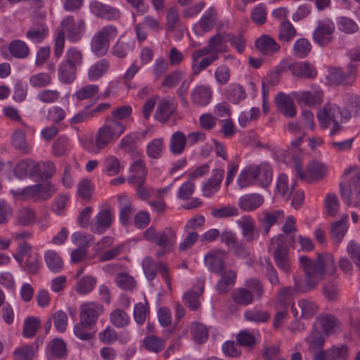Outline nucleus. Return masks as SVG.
Wrapping results in <instances>:
<instances>
[{"mask_svg": "<svg viewBox=\"0 0 360 360\" xmlns=\"http://www.w3.org/2000/svg\"><path fill=\"white\" fill-rule=\"evenodd\" d=\"M299 265L304 276L294 278V287L285 286L278 290L276 305L288 307L295 292L312 291L323 279L325 274L333 276L337 270L334 257L329 252L318 253L315 261L307 256H301Z\"/></svg>", "mask_w": 360, "mask_h": 360, "instance_id": "nucleus-1", "label": "nucleus"}, {"mask_svg": "<svg viewBox=\"0 0 360 360\" xmlns=\"http://www.w3.org/2000/svg\"><path fill=\"white\" fill-rule=\"evenodd\" d=\"M63 30L60 31L56 37L54 45V56L59 58L63 52L65 46V33L68 39L71 42L79 41L84 36L86 30V22L84 19L75 21L73 16H68L61 22Z\"/></svg>", "mask_w": 360, "mask_h": 360, "instance_id": "nucleus-2", "label": "nucleus"}, {"mask_svg": "<svg viewBox=\"0 0 360 360\" xmlns=\"http://www.w3.org/2000/svg\"><path fill=\"white\" fill-rule=\"evenodd\" d=\"M273 179L271 166L267 162L259 165H250L245 167L240 173L237 182L240 188H245L258 183L262 187L266 188Z\"/></svg>", "mask_w": 360, "mask_h": 360, "instance_id": "nucleus-3", "label": "nucleus"}, {"mask_svg": "<svg viewBox=\"0 0 360 360\" xmlns=\"http://www.w3.org/2000/svg\"><path fill=\"white\" fill-rule=\"evenodd\" d=\"M339 117H344L347 120L350 117V114L347 112H341L340 108L335 104H326L317 114L320 127L326 129L331 127L330 131V136H334L342 129V126L338 123Z\"/></svg>", "mask_w": 360, "mask_h": 360, "instance_id": "nucleus-4", "label": "nucleus"}, {"mask_svg": "<svg viewBox=\"0 0 360 360\" xmlns=\"http://www.w3.org/2000/svg\"><path fill=\"white\" fill-rule=\"evenodd\" d=\"M125 127L120 121L106 119L105 124L98 129L95 139V145L98 153L110 143L116 141L124 131Z\"/></svg>", "mask_w": 360, "mask_h": 360, "instance_id": "nucleus-5", "label": "nucleus"}, {"mask_svg": "<svg viewBox=\"0 0 360 360\" xmlns=\"http://www.w3.org/2000/svg\"><path fill=\"white\" fill-rule=\"evenodd\" d=\"M354 172L351 177L347 186L340 184V194L344 203L347 205H353L356 207H360V172L357 167H350L344 172L345 176L349 175Z\"/></svg>", "mask_w": 360, "mask_h": 360, "instance_id": "nucleus-6", "label": "nucleus"}, {"mask_svg": "<svg viewBox=\"0 0 360 360\" xmlns=\"http://www.w3.org/2000/svg\"><path fill=\"white\" fill-rule=\"evenodd\" d=\"M118 35V29L112 25H107L98 30L91 40V51L97 57L105 56L109 50L110 41Z\"/></svg>", "mask_w": 360, "mask_h": 360, "instance_id": "nucleus-7", "label": "nucleus"}, {"mask_svg": "<svg viewBox=\"0 0 360 360\" xmlns=\"http://www.w3.org/2000/svg\"><path fill=\"white\" fill-rule=\"evenodd\" d=\"M358 75L357 65L350 62L345 68L330 67L327 80L334 85L351 86L356 83Z\"/></svg>", "mask_w": 360, "mask_h": 360, "instance_id": "nucleus-8", "label": "nucleus"}, {"mask_svg": "<svg viewBox=\"0 0 360 360\" xmlns=\"http://www.w3.org/2000/svg\"><path fill=\"white\" fill-rule=\"evenodd\" d=\"M144 238L167 251H172L176 243V231L171 227H166L158 231L154 226L147 229L143 233Z\"/></svg>", "mask_w": 360, "mask_h": 360, "instance_id": "nucleus-9", "label": "nucleus"}, {"mask_svg": "<svg viewBox=\"0 0 360 360\" xmlns=\"http://www.w3.org/2000/svg\"><path fill=\"white\" fill-rule=\"evenodd\" d=\"M295 169L296 175L302 180L308 183L319 181L323 179L327 173L328 168L326 165L321 162L312 161L307 165V171H302V165L299 161H295Z\"/></svg>", "mask_w": 360, "mask_h": 360, "instance_id": "nucleus-10", "label": "nucleus"}, {"mask_svg": "<svg viewBox=\"0 0 360 360\" xmlns=\"http://www.w3.org/2000/svg\"><path fill=\"white\" fill-rule=\"evenodd\" d=\"M335 27L330 20L319 21L313 32V39L319 46L326 47L334 40Z\"/></svg>", "mask_w": 360, "mask_h": 360, "instance_id": "nucleus-11", "label": "nucleus"}, {"mask_svg": "<svg viewBox=\"0 0 360 360\" xmlns=\"http://www.w3.org/2000/svg\"><path fill=\"white\" fill-rule=\"evenodd\" d=\"M89 9L96 17L109 21L117 20L121 16V12L117 8L96 0L91 1Z\"/></svg>", "mask_w": 360, "mask_h": 360, "instance_id": "nucleus-12", "label": "nucleus"}, {"mask_svg": "<svg viewBox=\"0 0 360 360\" xmlns=\"http://www.w3.org/2000/svg\"><path fill=\"white\" fill-rule=\"evenodd\" d=\"M103 307L95 302H88L81 306L79 318L87 326H94L98 316L103 313Z\"/></svg>", "mask_w": 360, "mask_h": 360, "instance_id": "nucleus-13", "label": "nucleus"}, {"mask_svg": "<svg viewBox=\"0 0 360 360\" xmlns=\"http://www.w3.org/2000/svg\"><path fill=\"white\" fill-rule=\"evenodd\" d=\"M238 226L241 229V234L246 243L256 240L259 236L255 226L254 219L250 216H244L238 221Z\"/></svg>", "mask_w": 360, "mask_h": 360, "instance_id": "nucleus-14", "label": "nucleus"}, {"mask_svg": "<svg viewBox=\"0 0 360 360\" xmlns=\"http://www.w3.org/2000/svg\"><path fill=\"white\" fill-rule=\"evenodd\" d=\"M39 165L32 159H24L18 162L14 168L15 176L20 179L27 176L32 177L38 173Z\"/></svg>", "mask_w": 360, "mask_h": 360, "instance_id": "nucleus-15", "label": "nucleus"}, {"mask_svg": "<svg viewBox=\"0 0 360 360\" xmlns=\"http://www.w3.org/2000/svg\"><path fill=\"white\" fill-rule=\"evenodd\" d=\"M224 176V170L222 169H214L212 170V176L202 186L203 195L209 198L217 193L220 187L221 183Z\"/></svg>", "mask_w": 360, "mask_h": 360, "instance_id": "nucleus-16", "label": "nucleus"}, {"mask_svg": "<svg viewBox=\"0 0 360 360\" xmlns=\"http://www.w3.org/2000/svg\"><path fill=\"white\" fill-rule=\"evenodd\" d=\"M257 49L263 55L271 56L280 51L279 44L271 37L264 34L255 41Z\"/></svg>", "mask_w": 360, "mask_h": 360, "instance_id": "nucleus-17", "label": "nucleus"}, {"mask_svg": "<svg viewBox=\"0 0 360 360\" xmlns=\"http://www.w3.org/2000/svg\"><path fill=\"white\" fill-rule=\"evenodd\" d=\"M212 98V90L209 85L197 86L191 92V101L197 106L207 105Z\"/></svg>", "mask_w": 360, "mask_h": 360, "instance_id": "nucleus-18", "label": "nucleus"}, {"mask_svg": "<svg viewBox=\"0 0 360 360\" xmlns=\"http://www.w3.org/2000/svg\"><path fill=\"white\" fill-rule=\"evenodd\" d=\"M278 112L284 116L292 118L296 115L297 110L292 99L284 93L280 92L275 98Z\"/></svg>", "mask_w": 360, "mask_h": 360, "instance_id": "nucleus-19", "label": "nucleus"}, {"mask_svg": "<svg viewBox=\"0 0 360 360\" xmlns=\"http://www.w3.org/2000/svg\"><path fill=\"white\" fill-rule=\"evenodd\" d=\"M289 69L292 75L302 79H314L318 74L316 68L307 61L295 63Z\"/></svg>", "mask_w": 360, "mask_h": 360, "instance_id": "nucleus-20", "label": "nucleus"}, {"mask_svg": "<svg viewBox=\"0 0 360 360\" xmlns=\"http://www.w3.org/2000/svg\"><path fill=\"white\" fill-rule=\"evenodd\" d=\"M176 109V104L173 100L162 99L158 104L155 114V119L161 122H167Z\"/></svg>", "mask_w": 360, "mask_h": 360, "instance_id": "nucleus-21", "label": "nucleus"}, {"mask_svg": "<svg viewBox=\"0 0 360 360\" xmlns=\"http://www.w3.org/2000/svg\"><path fill=\"white\" fill-rule=\"evenodd\" d=\"M264 202V198L258 193H248L240 197L238 199V207L245 212H252Z\"/></svg>", "mask_w": 360, "mask_h": 360, "instance_id": "nucleus-22", "label": "nucleus"}, {"mask_svg": "<svg viewBox=\"0 0 360 360\" xmlns=\"http://www.w3.org/2000/svg\"><path fill=\"white\" fill-rule=\"evenodd\" d=\"M221 278L216 285V290L219 294L227 293L235 285L237 274L233 270L223 271Z\"/></svg>", "mask_w": 360, "mask_h": 360, "instance_id": "nucleus-23", "label": "nucleus"}, {"mask_svg": "<svg viewBox=\"0 0 360 360\" xmlns=\"http://www.w3.org/2000/svg\"><path fill=\"white\" fill-rule=\"evenodd\" d=\"M323 91L321 89L314 91H302L295 96L297 101L300 104H304L309 107L320 105L322 103Z\"/></svg>", "mask_w": 360, "mask_h": 360, "instance_id": "nucleus-24", "label": "nucleus"}, {"mask_svg": "<svg viewBox=\"0 0 360 360\" xmlns=\"http://www.w3.org/2000/svg\"><path fill=\"white\" fill-rule=\"evenodd\" d=\"M49 29L44 22L33 24L26 32L27 39L35 44L41 43L48 35Z\"/></svg>", "mask_w": 360, "mask_h": 360, "instance_id": "nucleus-25", "label": "nucleus"}, {"mask_svg": "<svg viewBox=\"0 0 360 360\" xmlns=\"http://www.w3.org/2000/svg\"><path fill=\"white\" fill-rule=\"evenodd\" d=\"M273 255L276 266L285 273L290 272V264L288 255V249L281 243H277Z\"/></svg>", "mask_w": 360, "mask_h": 360, "instance_id": "nucleus-26", "label": "nucleus"}, {"mask_svg": "<svg viewBox=\"0 0 360 360\" xmlns=\"http://www.w3.org/2000/svg\"><path fill=\"white\" fill-rule=\"evenodd\" d=\"M143 347L148 352L158 354L166 346V340L155 335H148L142 340Z\"/></svg>", "mask_w": 360, "mask_h": 360, "instance_id": "nucleus-27", "label": "nucleus"}, {"mask_svg": "<svg viewBox=\"0 0 360 360\" xmlns=\"http://www.w3.org/2000/svg\"><path fill=\"white\" fill-rule=\"evenodd\" d=\"M217 20V12L214 7H210L195 25L202 32L211 31L215 26Z\"/></svg>", "mask_w": 360, "mask_h": 360, "instance_id": "nucleus-28", "label": "nucleus"}, {"mask_svg": "<svg viewBox=\"0 0 360 360\" xmlns=\"http://www.w3.org/2000/svg\"><path fill=\"white\" fill-rule=\"evenodd\" d=\"M110 68V62L102 58L94 63L88 70V78L90 81H97L105 75Z\"/></svg>", "mask_w": 360, "mask_h": 360, "instance_id": "nucleus-29", "label": "nucleus"}, {"mask_svg": "<svg viewBox=\"0 0 360 360\" xmlns=\"http://www.w3.org/2000/svg\"><path fill=\"white\" fill-rule=\"evenodd\" d=\"M44 261L47 268L53 273H59L63 269V261L55 250H46L44 252Z\"/></svg>", "mask_w": 360, "mask_h": 360, "instance_id": "nucleus-30", "label": "nucleus"}, {"mask_svg": "<svg viewBox=\"0 0 360 360\" xmlns=\"http://www.w3.org/2000/svg\"><path fill=\"white\" fill-rule=\"evenodd\" d=\"M77 69L72 65L61 62L58 65V73L59 80L63 83L70 84L72 83L77 77Z\"/></svg>", "mask_w": 360, "mask_h": 360, "instance_id": "nucleus-31", "label": "nucleus"}, {"mask_svg": "<svg viewBox=\"0 0 360 360\" xmlns=\"http://www.w3.org/2000/svg\"><path fill=\"white\" fill-rule=\"evenodd\" d=\"M186 143L185 134L181 131H177L171 136L169 150L174 155H180L184 152Z\"/></svg>", "mask_w": 360, "mask_h": 360, "instance_id": "nucleus-32", "label": "nucleus"}, {"mask_svg": "<svg viewBox=\"0 0 360 360\" xmlns=\"http://www.w3.org/2000/svg\"><path fill=\"white\" fill-rule=\"evenodd\" d=\"M347 219L348 215L345 214L343 219L333 222L331 224L330 234L333 241L336 243H339L342 241L347 231Z\"/></svg>", "mask_w": 360, "mask_h": 360, "instance_id": "nucleus-33", "label": "nucleus"}, {"mask_svg": "<svg viewBox=\"0 0 360 360\" xmlns=\"http://www.w3.org/2000/svg\"><path fill=\"white\" fill-rule=\"evenodd\" d=\"M297 34V30L289 20H283L278 29V39L286 43L291 41Z\"/></svg>", "mask_w": 360, "mask_h": 360, "instance_id": "nucleus-34", "label": "nucleus"}, {"mask_svg": "<svg viewBox=\"0 0 360 360\" xmlns=\"http://www.w3.org/2000/svg\"><path fill=\"white\" fill-rule=\"evenodd\" d=\"M9 52L16 58H25L30 54V48L27 44L20 39H15L11 41L8 46Z\"/></svg>", "mask_w": 360, "mask_h": 360, "instance_id": "nucleus-35", "label": "nucleus"}, {"mask_svg": "<svg viewBox=\"0 0 360 360\" xmlns=\"http://www.w3.org/2000/svg\"><path fill=\"white\" fill-rule=\"evenodd\" d=\"M205 264L210 271L217 275L221 274L226 267L224 259L212 253L205 255Z\"/></svg>", "mask_w": 360, "mask_h": 360, "instance_id": "nucleus-36", "label": "nucleus"}, {"mask_svg": "<svg viewBox=\"0 0 360 360\" xmlns=\"http://www.w3.org/2000/svg\"><path fill=\"white\" fill-rule=\"evenodd\" d=\"M284 218V213L282 210H276L271 212H265L262 221V233L264 236L269 234L271 227L278 222V220Z\"/></svg>", "mask_w": 360, "mask_h": 360, "instance_id": "nucleus-37", "label": "nucleus"}, {"mask_svg": "<svg viewBox=\"0 0 360 360\" xmlns=\"http://www.w3.org/2000/svg\"><path fill=\"white\" fill-rule=\"evenodd\" d=\"M83 60L82 51L77 48L71 47L66 51L63 62L78 69L82 65Z\"/></svg>", "mask_w": 360, "mask_h": 360, "instance_id": "nucleus-38", "label": "nucleus"}, {"mask_svg": "<svg viewBox=\"0 0 360 360\" xmlns=\"http://www.w3.org/2000/svg\"><path fill=\"white\" fill-rule=\"evenodd\" d=\"M318 320L324 333L327 335L335 333L339 329L340 322L336 317L333 315L328 314L320 316Z\"/></svg>", "mask_w": 360, "mask_h": 360, "instance_id": "nucleus-39", "label": "nucleus"}, {"mask_svg": "<svg viewBox=\"0 0 360 360\" xmlns=\"http://www.w3.org/2000/svg\"><path fill=\"white\" fill-rule=\"evenodd\" d=\"M203 291L204 288H200L198 291L186 292L183 297L184 304L192 311L196 310L200 306V297L202 295Z\"/></svg>", "mask_w": 360, "mask_h": 360, "instance_id": "nucleus-40", "label": "nucleus"}, {"mask_svg": "<svg viewBox=\"0 0 360 360\" xmlns=\"http://www.w3.org/2000/svg\"><path fill=\"white\" fill-rule=\"evenodd\" d=\"M97 279L93 276H84L79 279L75 290L80 295H86L91 292L96 285Z\"/></svg>", "mask_w": 360, "mask_h": 360, "instance_id": "nucleus-41", "label": "nucleus"}, {"mask_svg": "<svg viewBox=\"0 0 360 360\" xmlns=\"http://www.w3.org/2000/svg\"><path fill=\"white\" fill-rule=\"evenodd\" d=\"M112 221L111 212L109 210H101L96 217V231L101 233L109 229Z\"/></svg>", "mask_w": 360, "mask_h": 360, "instance_id": "nucleus-42", "label": "nucleus"}, {"mask_svg": "<svg viewBox=\"0 0 360 360\" xmlns=\"http://www.w3.org/2000/svg\"><path fill=\"white\" fill-rule=\"evenodd\" d=\"M118 200L120 204V220L122 224L127 226L134 210L131 207L129 200L127 196H119Z\"/></svg>", "mask_w": 360, "mask_h": 360, "instance_id": "nucleus-43", "label": "nucleus"}, {"mask_svg": "<svg viewBox=\"0 0 360 360\" xmlns=\"http://www.w3.org/2000/svg\"><path fill=\"white\" fill-rule=\"evenodd\" d=\"M305 340L309 346L308 349L309 352L322 349L325 343L322 333L316 330H313Z\"/></svg>", "mask_w": 360, "mask_h": 360, "instance_id": "nucleus-44", "label": "nucleus"}, {"mask_svg": "<svg viewBox=\"0 0 360 360\" xmlns=\"http://www.w3.org/2000/svg\"><path fill=\"white\" fill-rule=\"evenodd\" d=\"M115 283L119 288L127 291H133L137 285L136 281L125 272L118 273L116 275Z\"/></svg>", "mask_w": 360, "mask_h": 360, "instance_id": "nucleus-45", "label": "nucleus"}, {"mask_svg": "<svg viewBox=\"0 0 360 360\" xmlns=\"http://www.w3.org/2000/svg\"><path fill=\"white\" fill-rule=\"evenodd\" d=\"M349 347L345 344L333 345L328 349V357L330 360H348Z\"/></svg>", "mask_w": 360, "mask_h": 360, "instance_id": "nucleus-46", "label": "nucleus"}, {"mask_svg": "<svg viewBox=\"0 0 360 360\" xmlns=\"http://www.w3.org/2000/svg\"><path fill=\"white\" fill-rule=\"evenodd\" d=\"M139 141V136L136 134H129L122 138L120 141V148L126 153H134L139 155L136 150V143Z\"/></svg>", "mask_w": 360, "mask_h": 360, "instance_id": "nucleus-47", "label": "nucleus"}, {"mask_svg": "<svg viewBox=\"0 0 360 360\" xmlns=\"http://www.w3.org/2000/svg\"><path fill=\"white\" fill-rule=\"evenodd\" d=\"M293 54L298 58H306L311 51V44L306 38H300L293 45Z\"/></svg>", "mask_w": 360, "mask_h": 360, "instance_id": "nucleus-48", "label": "nucleus"}, {"mask_svg": "<svg viewBox=\"0 0 360 360\" xmlns=\"http://www.w3.org/2000/svg\"><path fill=\"white\" fill-rule=\"evenodd\" d=\"M232 300L238 304L246 306L253 301V295L248 289L239 288L231 294Z\"/></svg>", "mask_w": 360, "mask_h": 360, "instance_id": "nucleus-49", "label": "nucleus"}, {"mask_svg": "<svg viewBox=\"0 0 360 360\" xmlns=\"http://www.w3.org/2000/svg\"><path fill=\"white\" fill-rule=\"evenodd\" d=\"M298 306L301 309V317L310 319L317 312L319 307L316 304L311 300L300 299L298 300Z\"/></svg>", "mask_w": 360, "mask_h": 360, "instance_id": "nucleus-50", "label": "nucleus"}, {"mask_svg": "<svg viewBox=\"0 0 360 360\" xmlns=\"http://www.w3.org/2000/svg\"><path fill=\"white\" fill-rule=\"evenodd\" d=\"M40 267L39 255L37 252H30L22 265L23 269L30 274H37Z\"/></svg>", "mask_w": 360, "mask_h": 360, "instance_id": "nucleus-51", "label": "nucleus"}, {"mask_svg": "<svg viewBox=\"0 0 360 360\" xmlns=\"http://www.w3.org/2000/svg\"><path fill=\"white\" fill-rule=\"evenodd\" d=\"M36 219L35 212L30 207H22L17 212V221L20 225L29 226L34 224Z\"/></svg>", "mask_w": 360, "mask_h": 360, "instance_id": "nucleus-52", "label": "nucleus"}, {"mask_svg": "<svg viewBox=\"0 0 360 360\" xmlns=\"http://www.w3.org/2000/svg\"><path fill=\"white\" fill-rule=\"evenodd\" d=\"M110 320L111 323L117 328H124L130 322L128 314L120 309H116L111 312Z\"/></svg>", "mask_w": 360, "mask_h": 360, "instance_id": "nucleus-53", "label": "nucleus"}, {"mask_svg": "<svg viewBox=\"0 0 360 360\" xmlns=\"http://www.w3.org/2000/svg\"><path fill=\"white\" fill-rule=\"evenodd\" d=\"M134 42L131 44L120 38L111 49V53L119 58H124L127 53L132 50Z\"/></svg>", "mask_w": 360, "mask_h": 360, "instance_id": "nucleus-54", "label": "nucleus"}, {"mask_svg": "<svg viewBox=\"0 0 360 360\" xmlns=\"http://www.w3.org/2000/svg\"><path fill=\"white\" fill-rule=\"evenodd\" d=\"M12 145L25 154L30 153L25 140V133L21 129L15 130L12 135Z\"/></svg>", "mask_w": 360, "mask_h": 360, "instance_id": "nucleus-55", "label": "nucleus"}, {"mask_svg": "<svg viewBox=\"0 0 360 360\" xmlns=\"http://www.w3.org/2000/svg\"><path fill=\"white\" fill-rule=\"evenodd\" d=\"M218 59L217 54H212L210 56L205 57L202 58L200 61L195 60L192 61L191 68H192V77H195L198 75L201 71L205 70L208 68L212 63L216 61Z\"/></svg>", "mask_w": 360, "mask_h": 360, "instance_id": "nucleus-56", "label": "nucleus"}, {"mask_svg": "<svg viewBox=\"0 0 360 360\" xmlns=\"http://www.w3.org/2000/svg\"><path fill=\"white\" fill-rule=\"evenodd\" d=\"M149 313L150 307L147 301L145 303L139 302L134 305V318L137 324H143Z\"/></svg>", "mask_w": 360, "mask_h": 360, "instance_id": "nucleus-57", "label": "nucleus"}, {"mask_svg": "<svg viewBox=\"0 0 360 360\" xmlns=\"http://www.w3.org/2000/svg\"><path fill=\"white\" fill-rule=\"evenodd\" d=\"M164 149L162 139H155L150 141L146 148L147 155L153 159H158L161 157Z\"/></svg>", "mask_w": 360, "mask_h": 360, "instance_id": "nucleus-58", "label": "nucleus"}, {"mask_svg": "<svg viewBox=\"0 0 360 360\" xmlns=\"http://www.w3.org/2000/svg\"><path fill=\"white\" fill-rule=\"evenodd\" d=\"M245 98V91L242 86L239 84L231 86L227 91V99L234 104H238Z\"/></svg>", "mask_w": 360, "mask_h": 360, "instance_id": "nucleus-59", "label": "nucleus"}, {"mask_svg": "<svg viewBox=\"0 0 360 360\" xmlns=\"http://www.w3.org/2000/svg\"><path fill=\"white\" fill-rule=\"evenodd\" d=\"M142 267L148 281H153L159 270L158 264H156L151 257H146L142 262Z\"/></svg>", "mask_w": 360, "mask_h": 360, "instance_id": "nucleus-60", "label": "nucleus"}, {"mask_svg": "<svg viewBox=\"0 0 360 360\" xmlns=\"http://www.w3.org/2000/svg\"><path fill=\"white\" fill-rule=\"evenodd\" d=\"M338 28L346 33L354 34L359 30L356 22L347 17H340L337 20Z\"/></svg>", "mask_w": 360, "mask_h": 360, "instance_id": "nucleus-61", "label": "nucleus"}, {"mask_svg": "<svg viewBox=\"0 0 360 360\" xmlns=\"http://www.w3.org/2000/svg\"><path fill=\"white\" fill-rule=\"evenodd\" d=\"M50 353L56 358H63L67 355V347L65 342L60 338L53 339L50 345Z\"/></svg>", "mask_w": 360, "mask_h": 360, "instance_id": "nucleus-62", "label": "nucleus"}, {"mask_svg": "<svg viewBox=\"0 0 360 360\" xmlns=\"http://www.w3.org/2000/svg\"><path fill=\"white\" fill-rule=\"evenodd\" d=\"M92 328L93 326H87L79 321L74 327V334L82 340H89L94 335V333L91 331Z\"/></svg>", "mask_w": 360, "mask_h": 360, "instance_id": "nucleus-63", "label": "nucleus"}, {"mask_svg": "<svg viewBox=\"0 0 360 360\" xmlns=\"http://www.w3.org/2000/svg\"><path fill=\"white\" fill-rule=\"evenodd\" d=\"M56 329L60 333L66 330L68 318L66 313L62 310L54 312L51 316Z\"/></svg>", "mask_w": 360, "mask_h": 360, "instance_id": "nucleus-64", "label": "nucleus"}]
</instances>
